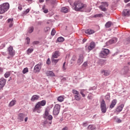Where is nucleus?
Instances as JSON below:
<instances>
[{"mask_svg":"<svg viewBox=\"0 0 130 130\" xmlns=\"http://www.w3.org/2000/svg\"><path fill=\"white\" fill-rule=\"evenodd\" d=\"M85 8V4L82 3L80 1H75L74 6H72L73 10L79 12H83V9Z\"/></svg>","mask_w":130,"mask_h":130,"instance_id":"obj_1","label":"nucleus"},{"mask_svg":"<svg viewBox=\"0 0 130 130\" xmlns=\"http://www.w3.org/2000/svg\"><path fill=\"white\" fill-rule=\"evenodd\" d=\"M10 9V4L8 3H5L0 5V14H4Z\"/></svg>","mask_w":130,"mask_h":130,"instance_id":"obj_2","label":"nucleus"},{"mask_svg":"<svg viewBox=\"0 0 130 130\" xmlns=\"http://www.w3.org/2000/svg\"><path fill=\"white\" fill-rule=\"evenodd\" d=\"M110 51L108 49L103 48L99 54L100 58H107Z\"/></svg>","mask_w":130,"mask_h":130,"instance_id":"obj_3","label":"nucleus"},{"mask_svg":"<svg viewBox=\"0 0 130 130\" xmlns=\"http://www.w3.org/2000/svg\"><path fill=\"white\" fill-rule=\"evenodd\" d=\"M46 105V100H42L38 102L35 106V108L33 109V112H36L38 109H40V108H41V106H45Z\"/></svg>","mask_w":130,"mask_h":130,"instance_id":"obj_4","label":"nucleus"},{"mask_svg":"<svg viewBox=\"0 0 130 130\" xmlns=\"http://www.w3.org/2000/svg\"><path fill=\"white\" fill-rule=\"evenodd\" d=\"M43 117L45 119H48V120H50V121L49 122V124H51L52 122L51 120H52V118H53V117H52V115H49V112H48V110H45V113L43 115Z\"/></svg>","mask_w":130,"mask_h":130,"instance_id":"obj_5","label":"nucleus"},{"mask_svg":"<svg viewBox=\"0 0 130 130\" xmlns=\"http://www.w3.org/2000/svg\"><path fill=\"white\" fill-rule=\"evenodd\" d=\"M100 108L101 109L102 113H106L107 111V108H106V103H105V101L103 99L101 102Z\"/></svg>","mask_w":130,"mask_h":130,"instance_id":"obj_6","label":"nucleus"},{"mask_svg":"<svg viewBox=\"0 0 130 130\" xmlns=\"http://www.w3.org/2000/svg\"><path fill=\"white\" fill-rule=\"evenodd\" d=\"M60 110V106H59V105H55L53 110V115H57L58 114H59Z\"/></svg>","mask_w":130,"mask_h":130,"instance_id":"obj_7","label":"nucleus"},{"mask_svg":"<svg viewBox=\"0 0 130 130\" xmlns=\"http://www.w3.org/2000/svg\"><path fill=\"white\" fill-rule=\"evenodd\" d=\"M42 67V63L39 62L38 64L36 65L34 67V73H39Z\"/></svg>","mask_w":130,"mask_h":130,"instance_id":"obj_8","label":"nucleus"},{"mask_svg":"<svg viewBox=\"0 0 130 130\" xmlns=\"http://www.w3.org/2000/svg\"><path fill=\"white\" fill-rule=\"evenodd\" d=\"M7 83V79L2 78L0 79V90H2L4 87L6 85Z\"/></svg>","mask_w":130,"mask_h":130,"instance_id":"obj_9","label":"nucleus"},{"mask_svg":"<svg viewBox=\"0 0 130 130\" xmlns=\"http://www.w3.org/2000/svg\"><path fill=\"white\" fill-rule=\"evenodd\" d=\"M8 51L9 52V53L11 56H14L15 55V50H14V49H13V47L12 46H10L8 48Z\"/></svg>","mask_w":130,"mask_h":130,"instance_id":"obj_10","label":"nucleus"},{"mask_svg":"<svg viewBox=\"0 0 130 130\" xmlns=\"http://www.w3.org/2000/svg\"><path fill=\"white\" fill-rule=\"evenodd\" d=\"M25 117V114L23 113H20L18 115V119L19 122H22L24 121V118Z\"/></svg>","mask_w":130,"mask_h":130,"instance_id":"obj_11","label":"nucleus"},{"mask_svg":"<svg viewBox=\"0 0 130 130\" xmlns=\"http://www.w3.org/2000/svg\"><path fill=\"white\" fill-rule=\"evenodd\" d=\"M123 107H124V104H121L120 106L117 107L115 112H118V113H119V112H121V111H122V109H123Z\"/></svg>","mask_w":130,"mask_h":130,"instance_id":"obj_12","label":"nucleus"},{"mask_svg":"<svg viewBox=\"0 0 130 130\" xmlns=\"http://www.w3.org/2000/svg\"><path fill=\"white\" fill-rule=\"evenodd\" d=\"M59 55H60V52H59V51H56L53 53L52 57L53 58H57Z\"/></svg>","mask_w":130,"mask_h":130,"instance_id":"obj_13","label":"nucleus"},{"mask_svg":"<svg viewBox=\"0 0 130 130\" xmlns=\"http://www.w3.org/2000/svg\"><path fill=\"white\" fill-rule=\"evenodd\" d=\"M95 46H96V44H95V42H92L90 43V45L88 47V49L90 51V50H92V49H94L95 48Z\"/></svg>","mask_w":130,"mask_h":130,"instance_id":"obj_14","label":"nucleus"},{"mask_svg":"<svg viewBox=\"0 0 130 130\" xmlns=\"http://www.w3.org/2000/svg\"><path fill=\"white\" fill-rule=\"evenodd\" d=\"M128 68L124 67L121 71V75H126L127 74H128Z\"/></svg>","mask_w":130,"mask_h":130,"instance_id":"obj_15","label":"nucleus"},{"mask_svg":"<svg viewBox=\"0 0 130 130\" xmlns=\"http://www.w3.org/2000/svg\"><path fill=\"white\" fill-rule=\"evenodd\" d=\"M117 103V100L116 99H114L113 101H112L111 105H110V108L111 109H112V108H114V107L115 105H116V104Z\"/></svg>","mask_w":130,"mask_h":130,"instance_id":"obj_16","label":"nucleus"},{"mask_svg":"<svg viewBox=\"0 0 130 130\" xmlns=\"http://www.w3.org/2000/svg\"><path fill=\"white\" fill-rule=\"evenodd\" d=\"M129 13H130L129 10L124 9L123 10L122 14L123 16H124V17H126V16H130Z\"/></svg>","mask_w":130,"mask_h":130,"instance_id":"obj_17","label":"nucleus"},{"mask_svg":"<svg viewBox=\"0 0 130 130\" xmlns=\"http://www.w3.org/2000/svg\"><path fill=\"white\" fill-rule=\"evenodd\" d=\"M83 59H84V56H83L82 54H80L79 55V58H78V60L77 61V63H78L79 66H80V64L83 63Z\"/></svg>","mask_w":130,"mask_h":130,"instance_id":"obj_18","label":"nucleus"},{"mask_svg":"<svg viewBox=\"0 0 130 130\" xmlns=\"http://www.w3.org/2000/svg\"><path fill=\"white\" fill-rule=\"evenodd\" d=\"M46 75L48 77H55V74H54V73H53V72L51 71H47L46 72Z\"/></svg>","mask_w":130,"mask_h":130,"instance_id":"obj_19","label":"nucleus"},{"mask_svg":"<svg viewBox=\"0 0 130 130\" xmlns=\"http://www.w3.org/2000/svg\"><path fill=\"white\" fill-rule=\"evenodd\" d=\"M8 23H10L9 24V28H12L14 25V18H9L8 19Z\"/></svg>","mask_w":130,"mask_h":130,"instance_id":"obj_20","label":"nucleus"},{"mask_svg":"<svg viewBox=\"0 0 130 130\" xmlns=\"http://www.w3.org/2000/svg\"><path fill=\"white\" fill-rule=\"evenodd\" d=\"M85 33L88 35H91V34H94V33H95V31L93 29H88L85 30Z\"/></svg>","mask_w":130,"mask_h":130,"instance_id":"obj_21","label":"nucleus"},{"mask_svg":"<svg viewBox=\"0 0 130 130\" xmlns=\"http://www.w3.org/2000/svg\"><path fill=\"white\" fill-rule=\"evenodd\" d=\"M117 42V38H113L108 41L109 44H113V43H116Z\"/></svg>","mask_w":130,"mask_h":130,"instance_id":"obj_22","label":"nucleus"},{"mask_svg":"<svg viewBox=\"0 0 130 130\" xmlns=\"http://www.w3.org/2000/svg\"><path fill=\"white\" fill-rule=\"evenodd\" d=\"M39 98H40V96H39V95H34L32 96L30 100H31V101H32V102H34V101H36V100H38V99H39Z\"/></svg>","mask_w":130,"mask_h":130,"instance_id":"obj_23","label":"nucleus"},{"mask_svg":"<svg viewBox=\"0 0 130 130\" xmlns=\"http://www.w3.org/2000/svg\"><path fill=\"white\" fill-rule=\"evenodd\" d=\"M101 73L104 74V76H105L106 77L110 75V72H109L108 70H102Z\"/></svg>","mask_w":130,"mask_h":130,"instance_id":"obj_24","label":"nucleus"},{"mask_svg":"<svg viewBox=\"0 0 130 130\" xmlns=\"http://www.w3.org/2000/svg\"><path fill=\"white\" fill-rule=\"evenodd\" d=\"M106 63V60L100 59L98 61V64L100 66H103V64H105Z\"/></svg>","mask_w":130,"mask_h":130,"instance_id":"obj_25","label":"nucleus"},{"mask_svg":"<svg viewBox=\"0 0 130 130\" xmlns=\"http://www.w3.org/2000/svg\"><path fill=\"white\" fill-rule=\"evenodd\" d=\"M64 41V38L62 37H59L56 40V43L57 42H63Z\"/></svg>","mask_w":130,"mask_h":130,"instance_id":"obj_26","label":"nucleus"},{"mask_svg":"<svg viewBox=\"0 0 130 130\" xmlns=\"http://www.w3.org/2000/svg\"><path fill=\"white\" fill-rule=\"evenodd\" d=\"M74 98L76 101H80L81 100V95H80V93H79V94H75L74 95Z\"/></svg>","mask_w":130,"mask_h":130,"instance_id":"obj_27","label":"nucleus"},{"mask_svg":"<svg viewBox=\"0 0 130 130\" xmlns=\"http://www.w3.org/2000/svg\"><path fill=\"white\" fill-rule=\"evenodd\" d=\"M111 25H112V22L109 21L106 23L105 27L106 28H110V27H111Z\"/></svg>","mask_w":130,"mask_h":130,"instance_id":"obj_28","label":"nucleus"},{"mask_svg":"<svg viewBox=\"0 0 130 130\" xmlns=\"http://www.w3.org/2000/svg\"><path fill=\"white\" fill-rule=\"evenodd\" d=\"M87 128L88 129H90V130H96V126L93 125H89L87 127Z\"/></svg>","mask_w":130,"mask_h":130,"instance_id":"obj_29","label":"nucleus"},{"mask_svg":"<svg viewBox=\"0 0 130 130\" xmlns=\"http://www.w3.org/2000/svg\"><path fill=\"white\" fill-rule=\"evenodd\" d=\"M130 43V37L127 38L126 39V40L124 41V44L125 45H127V44H129Z\"/></svg>","mask_w":130,"mask_h":130,"instance_id":"obj_30","label":"nucleus"},{"mask_svg":"<svg viewBox=\"0 0 130 130\" xmlns=\"http://www.w3.org/2000/svg\"><path fill=\"white\" fill-rule=\"evenodd\" d=\"M30 12V9H27L25 11H23L21 14V16L23 17V16H25L28 14Z\"/></svg>","mask_w":130,"mask_h":130,"instance_id":"obj_31","label":"nucleus"},{"mask_svg":"<svg viewBox=\"0 0 130 130\" xmlns=\"http://www.w3.org/2000/svg\"><path fill=\"white\" fill-rule=\"evenodd\" d=\"M61 12L62 13H67L68 12H69V9L66 7H63L61 8Z\"/></svg>","mask_w":130,"mask_h":130,"instance_id":"obj_32","label":"nucleus"},{"mask_svg":"<svg viewBox=\"0 0 130 130\" xmlns=\"http://www.w3.org/2000/svg\"><path fill=\"white\" fill-rule=\"evenodd\" d=\"M33 31H34V27L33 26H31V27H29L28 28V32L29 33V34H31L33 32Z\"/></svg>","mask_w":130,"mask_h":130,"instance_id":"obj_33","label":"nucleus"},{"mask_svg":"<svg viewBox=\"0 0 130 130\" xmlns=\"http://www.w3.org/2000/svg\"><path fill=\"white\" fill-rule=\"evenodd\" d=\"M34 50V49H33V48H28L27 50V54H30V53H32V52H33V51Z\"/></svg>","mask_w":130,"mask_h":130,"instance_id":"obj_34","label":"nucleus"},{"mask_svg":"<svg viewBox=\"0 0 130 130\" xmlns=\"http://www.w3.org/2000/svg\"><path fill=\"white\" fill-rule=\"evenodd\" d=\"M10 76H11V73L10 72H7L4 75V77L6 78H9Z\"/></svg>","mask_w":130,"mask_h":130,"instance_id":"obj_35","label":"nucleus"},{"mask_svg":"<svg viewBox=\"0 0 130 130\" xmlns=\"http://www.w3.org/2000/svg\"><path fill=\"white\" fill-rule=\"evenodd\" d=\"M63 99H64L63 98V97H62V96H60L59 97L57 98V101H58L59 102H62V101H63Z\"/></svg>","mask_w":130,"mask_h":130,"instance_id":"obj_36","label":"nucleus"},{"mask_svg":"<svg viewBox=\"0 0 130 130\" xmlns=\"http://www.w3.org/2000/svg\"><path fill=\"white\" fill-rule=\"evenodd\" d=\"M101 17H103V14L100 13L98 14H95L93 16V18H100Z\"/></svg>","mask_w":130,"mask_h":130,"instance_id":"obj_37","label":"nucleus"},{"mask_svg":"<svg viewBox=\"0 0 130 130\" xmlns=\"http://www.w3.org/2000/svg\"><path fill=\"white\" fill-rule=\"evenodd\" d=\"M99 8L100 10H102L103 12H106L107 9L105 7H103V6H100Z\"/></svg>","mask_w":130,"mask_h":130,"instance_id":"obj_38","label":"nucleus"},{"mask_svg":"<svg viewBox=\"0 0 130 130\" xmlns=\"http://www.w3.org/2000/svg\"><path fill=\"white\" fill-rule=\"evenodd\" d=\"M16 104V101H12L9 103L10 107H12V106H14Z\"/></svg>","mask_w":130,"mask_h":130,"instance_id":"obj_39","label":"nucleus"},{"mask_svg":"<svg viewBox=\"0 0 130 130\" xmlns=\"http://www.w3.org/2000/svg\"><path fill=\"white\" fill-rule=\"evenodd\" d=\"M101 6H103V8H105V7H108V3L106 2H102V5H101Z\"/></svg>","mask_w":130,"mask_h":130,"instance_id":"obj_40","label":"nucleus"},{"mask_svg":"<svg viewBox=\"0 0 130 130\" xmlns=\"http://www.w3.org/2000/svg\"><path fill=\"white\" fill-rule=\"evenodd\" d=\"M28 72H29V69H28V68H24L23 71H22V74H26V73H28Z\"/></svg>","mask_w":130,"mask_h":130,"instance_id":"obj_41","label":"nucleus"},{"mask_svg":"<svg viewBox=\"0 0 130 130\" xmlns=\"http://www.w3.org/2000/svg\"><path fill=\"white\" fill-rule=\"evenodd\" d=\"M106 100H108V101H110V93L107 94L105 96Z\"/></svg>","mask_w":130,"mask_h":130,"instance_id":"obj_42","label":"nucleus"},{"mask_svg":"<svg viewBox=\"0 0 130 130\" xmlns=\"http://www.w3.org/2000/svg\"><path fill=\"white\" fill-rule=\"evenodd\" d=\"M42 9L45 14H47V13H48V9H45V6H43Z\"/></svg>","mask_w":130,"mask_h":130,"instance_id":"obj_43","label":"nucleus"},{"mask_svg":"<svg viewBox=\"0 0 130 130\" xmlns=\"http://www.w3.org/2000/svg\"><path fill=\"white\" fill-rule=\"evenodd\" d=\"M72 93L73 94H75L76 95H79V94H80V92H79V91L76 89H73Z\"/></svg>","mask_w":130,"mask_h":130,"instance_id":"obj_44","label":"nucleus"},{"mask_svg":"<svg viewBox=\"0 0 130 130\" xmlns=\"http://www.w3.org/2000/svg\"><path fill=\"white\" fill-rule=\"evenodd\" d=\"M55 33H56V31H55V29H54V28H53L52 29L51 32V35L52 36H54L55 35Z\"/></svg>","mask_w":130,"mask_h":130,"instance_id":"obj_45","label":"nucleus"},{"mask_svg":"<svg viewBox=\"0 0 130 130\" xmlns=\"http://www.w3.org/2000/svg\"><path fill=\"white\" fill-rule=\"evenodd\" d=\"M92 10V8L90 7H88L85 11V13H90Z\"/></svg>","mask_w":130,"mask_h":130,"instance_id":"obj_46","label":"nucleus"},{"mask_svg":"<svg viewBox=\"0 0 130 130\" xmlns=\"http://www.w3.org/2000/svg\"><path fill=\"white\" fill-rule=\"evenodd\" d=\"M26 44H27V45H29V44H30V38L26 37Z\"/></svg>","mask_w":130,"mask_h":130,"instance_id":"obj_47","label":"nucleus"},{"mask_svg":"<svg viewBox=\"0 0 130 130\" xmlns=\"http://www.w3.org/2000/svg\"><path fill=\"white\" fill-rule=\"evenodd\" d=\"M88 66V62L86 61L83 63L82 64V67L83 68H86V67Z\"/></svg>","mask_w":130,"mask_h":130,"instance_id":"obj_48","label":"nucleus"},{"mask_svg":"<svg viewBox=\"0 0 130 130\" xmlns=\"http://www.w3.org/2000/svg\"><path fill=\"white\" fill-rule=\"evenodd\" d=\"M96 89H97V88L95 86L92 87H90L89 89V91H92V90H96Z\"/></svg>","mask_w":130,"mask_h":130,"instance_id":"obj_49","label":"nucleus"},{"mask_svg":"<svg viewBox=\"0 0 130 130\" xmlns=\"http://www.w3.org/2000/svg\"><path fill=\"white\" fill-rule=\"evenodd\" d=\"M58 60L59 59H52V62H54L55 63H57V62H58Z\"/></svg>","mask_w":130,"mask_h":130,"instance_id":"obj_50","label":"nucleus"},{"mask_svg":"<svg viewBox=\"0 0 130 130\" xmlns=\"http://www.w3.org/2000/svg\"><path fill=\"white\" fill-rule=\"evenodd\" d=\"M50 63H51V62L50 61V58H49L46 61V64L49 65Z\"/></svg>","mask_w":130,"mask_h":130,"instance_id":"obj_51","label":"nucleus"},{"mask_svg":"<svg viewBox=\"0 0 130 130\" xmlns=\"http://www.w3.org/2000/svg\"><path fill=\"white\" fill-rule=\"evenodd\" d=\"M44 30H45V32H48V31L50 30V27L48 26L46 28H45Z\"/></svg>","mask_w":130,"mask_h":130,"instance_id":"obj_52","label":"nucleus"},{"mask_svg":"<svg viewBox=\"0 0 130 130\" xmlns=\"http://www.w3.org/2000/svg\"><path fill=\"white\" fill-rule=\"evenodd\" d=\"M43 123H44V126H45V125H46V124L49 123V122H48V121H47V120H46L45 121H44Z\"/></svg>","mask_w":130,"mask_h":130,"instance_id":"obj_53","label":"nucleus"},{"mask_svg":"<svg viewBox=\"0 0 130 130\" xmlns=\"http://www.w3.org/2000/svg\"><path fill=\"white\" fill-rule=\"evenodd\" d=\"M6 47V44H2V45L0 46L1 49H3V48H5Z\"/></svg>","mask_w":130,"mask_h":130,"instance_id":"obj_54","label":"nucleus"},{"mask_svg":"<svg viewBox=\"0 0 130 130\" xmlns=\"http://www.w3.org/2000/svg\"><path fill=\"white\" fill-rule=\"evenodd\" d=\"M4 73V69L3 68L0 67V75H2Z\"/></svg>","mask_w":130,"mask_h":130,"instance_id":"obj_55","label":"nucleus"},{"mask_svg":"<svg viewBox=\"0 0 130 130\" xmlns=\"http://www.w3.org/2000/svg\"><path fill=\"white\" fill-rule=\"evenodd\" d=\"M33 44L36 45V44H39V41H35L33 42Z\"/></svg>","mask_w":130,"mask_h":130,"instance_id":"obj_56","label":"nucleus"},{"mask_svg":"<svg viewBox=\"0 0 130 130\" xmlns=\"http://www.w3.org/2000/svg\"><path fill=\"white\" fill-rule=\"evenodd\" d=\"M76 59V56H73L71 59V60H73V61H75Z\"/></svg>","mask_w":130,"mask_h":130,"instance_id":"obj_57","label":"nucleus"},{"mask_svg":"<svg viewBox=\"0 0 130 130\" xmlns=\"http://www.w3.org/2000/svg\"><path fill=\"white\" fill-rule=\"evenodd\" d=\"M80 94L82 95V97H85V94H84V93L83 92V90H81L80 92Z\"/></svg>","mask_w":130,"mask_h":130,"instance_id":"obj_58","label":"nucleus"},{"mask_svg":"<svg viewBox=\"0 0 130 130\" xmlns=\"http://www.w3.org/2000/svg\"><path fill=\"white\" fill-rule=\"evenodd\" d=\"M83 125L84 126H87L88 125V123H87V122H84V123H83Z\"/></svg>","mask_w":130,"mask_h":130,"instance_id":"obj_59","label":"nucleus"},{"mask_svg":"<svg viewBox=\"0 0 130 130\" xmlns=\"http://www.w3.org/2000/svg\"><path fill=\"white\" fill-rule=\"evenodd\" d=\"M118 54V52H116L115 53L112 54V56H115V55H117Z\"/></svg>","mask_w":130,"mask_h":130,"instance_id":"obj_60","label":"nucleus"},{"mask_svg":"<svg viewBox=\"0 0 130 130\" xmlns=\"http://www.w3.org/2000/svg\"><path fill=\"white\" fill-rule=\"evenodd\" d=\"M18 10H19L20 11H22V10H23V8H22V6H18Z\"/></svg>","mask_w":130,"mask_h":130,"instance_id":"obj_61","label":"nucleus"},{"mask_svg":"<svg viewBox=\"0 0 130 130\" xmlns=\"http://www.w3.org/2000/svg\"><path fill=\"white\" fill-rule=\"evenodd\" d=\"M62 82H64L66 81H67V78H66V77H63L62 79H61Z\"/></svg>","mask_w":130,"mask_h":130,"instance_id":"obj_62","label":"nucleus"},{"mask_svg":"<svg viewBox=\"0 0 130 130\" xmlns=\"http://www.w3.org/2000/svg\"><path fill=\"white\" fill-rule=\"evenodd\" d=\"M38 25H42V21H38Z\"/></svg>","mask_w":130,"mask_h":130,"instance_id":"obj_63","label":"nucleus"},{"mask_svg":"<svg viewBox=\"0 0 130 130\" xmlns=\"http://www.w3.org/2000/svg\"><path fill=\"white\" fill-rule=\"evenodd\" d=\"M117 122H118V123H120V122H121V120L118 119V120L117 121Z\"/></svg>","mask_w":130,"mask_h":130,"instance_id":"obj_64","label":"nucleus"}]
</instances>
